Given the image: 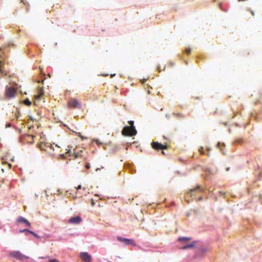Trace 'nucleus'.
Wrapping results in <instances>:
<instances>
[{
	"label": "nucleus",
	"mask_w": 262,
	"mask_h": 262,
	"mask_svg": "<svg viewBox=\"0 0 262 262\" xmlns=\"http://www.w3.org/2000/svg\"><path fill=\"white\" fill-rule=\"evenodd\" d=\"M30 119L31 120H33V118H32V117H30Z\"/></svg>",
	"instance_id": "47"
},
{
	"label": "nucleus",
	"mask_w": 262,
	"mask_h": 262,
	"mask_svg": "<svg viewBox=\"0 0 262 262\" xmlns=\"http://www.w3.org/2000/svg\"><path fill=\"white\" fill-rule=\"evenodd\" d=\"M200 193H206V190L205 188H203L201 185H197L196 187L190 189L189 191H188L187 193L185 194V201L189 203V198H191V200L195 199L196 196V194Z\"/></svg>",
	"instance_id": "1"
},
{
	"label": "nucleus",
	"mask_w": 262,
	"mask_h": 262,
	"mask_svg": "<svg viewBox=\"0 0 262 262\" xmlns=\"http://www.w3.org/2000/svg\"><path fill=\"white\" fill-rule=\"evenodd\" d=\"M225 145L224 143H220V142H219L217 144V146L218 148H220L221 151L222 152L223 154H225L224 150L221 148V146H224Z\"/></svg>",
	"instance_id": "16"
},
{
	"label": "nucleus",
	"mask_w": 262,
	"mask_h": 262,
	"mask_svg": "<svg viewBox=\"0 0 262 262\" xmlns=\"http://www.w3.org/2000/svg\"><path fill=\"white\" fill-rule=\"evenodd\" d=\"M4 65V60L1 53V49L0 48V77L6 75L5 72L3 70Z\"/></svg>",
	"instance_id": "10"
},
{
	"label": "nucleus",
	"mask_w": 262,
	"mask_h": 262,
	"mask_svg": "<svg viewBox=\"0 0 262 262\" xmlns=\"http://www.w3.org/2000/svg\"><path fill=\"white\" fill-rule=\"evenodd\" d=\"M10 255L22 261L29 258L28 256L24 255L19 251H12L10 253Z\"/></svg>",
	"instance_id": "4"
},
{
	"label": "nucleus",
	"mask_w": 262,
	"mask_h": 262,
	"mask_svg": "<svg viewBox=\"0 0 262 262\" xmlns=\"http://www.w3.org/2000/svg\"><path fill=\"white\" fill-rule=\"evenodd\" d=\"M17 119L18 118V116H16Z\"/></svg>",
	"instance_id": "50"
},
{
	"label": "nucleus",
	"mask_w": 262,
	"mask_h": 262,
	"mask_svg": "<svg viewBox=\"0 0 262 262\" xmlns=\"http://www.w3.org/2000/svg\"><path fill=\"white\" fill-rule=\"evenodd\" d=\"M207 150H210V148H209V147H207Z\"/></svg>",
	"instance_id": "44"
},
{
	"label": "nucleus",
	"mask_w": 262,
	"mask_h": 262,
	"mask_svg": "<svg viewBox=\"0 0 262 262\" xmlns=\"http://www.w3.org/2000/svg\"><path fill=\"white\" fill-rule=\"evenodd\" d=\"M173 115H176L177 117H182L183 115L181 114H176L175 113H173Z\"/></svg>",
	"instance_id": "23"
},
{
	"label": "nucleus",
	"mask_w": 262,
	"mask_h": 262,
	"mask_svg": "<svg viewBox=\"0 0 262 262\" xmlns=\"http://www.w3.org/2000/svg\"><path fill=\"white\" fill-rule=\"evenodd\" d=\"M80 257L84 262H91L92 256L86 252H82L80 253Z\"/></svg>",
	"instance_id": "6"
},
{
	"label": "nucleus",
	"mask_w": 262,
	"mask_h": 262,
	"mask_svg": "<svg viewBox=\"0 0 262 262\" xmlns=\"http://www.w3.org/2000/svg\"><path fill=\"white\" fill-rule=\"evenodd\" d=\"M203 200V198L202 196H199V198H198V201H202Z\"/></svg>",
	"instance_id": "31"
},
{
	"label": "nucleus",
	"mask_w": 262,
	"mask_h": 262,
	"mask_svg": "<svg viewBox=\"0 0 262 262\" xmlns=\"http://www.w3.org/2000/svg\"><path fill=\"white\" fill-rule=\"evenodd\" d=\"M59 156H60V158H61V159H64L65 158V156H64V155L63 154H60Z\"/></svg>",
	"instance_id": "28"
},
{
	"label": "nucleus",
	"mask_w": 262,
	"mask_h": 262,
	"mask_svg": "<svg viewBox=\"0 0 262 262\" xmlns=\"http://www.w3.org/2000/svg\"><path fill=\"white\" fill-rule=\"evenodd\" d=\"M82 221V219L79 216H75L71 217L69 220V223L72 224H78Z\"/></svg>",
	"instance_id": "11"
},
{
	"label": "nucleus",
	"mask_w": 262,
	"mask_h": 262,
	"mask_svg": "<svg viewBox=\"0 0 262 262\" xmlns=\"http://www.w3.org/2000/svg\"><path fill=\"white\" fill-rule=\"evenodd\" d=\"M117 239L118 241L121 242L123 243L124 244L127 245H132L133 246H135V244L134 243V241L132 239L126 238H123L121 236H117Z\"/></svg>",
	"instance_id": "7"
},
{
	"label": "nucleus",
	"mask_w": 262,
	"mask_h": 262,
	"mask_svg": "<svg viewBox=\"0 0 262 262\" xmlns=\"http://www.w3.org/2000/svg\"><path fill=\"white\" fill-rule=\"evenodd\" d=\"M74 157L75 158H77L78 157V153H74Z\"/></svg>",
	"instance_id": "32"
},
{
	"label": "nucleus",
	"mask_w": 262,
	"mask_h": 262,
	"mask_svg": "<svg viewBox=\"0 0 262 262\" xmlns=\"http://www.w3.org/2000/svg\"><path fill=\"white\" fill-rule=\"evenodd\" d=\"M16 90L14 88L8 85L6 86L5 95L8 98L10 99L14 98L16 95Z\"/></svg>",
	"instance_id": "3"
},
{
	"label": "nucleus",
	"mask_w": 262,
	"mask_h": 262,
	"mask_svg": "<svg viewBox=\"0 0 262 262\" xmlns=\"http://www.w3.org/2000/svg\"><path fill=\"white\" fill-rule=\"evenodd\" d=\"M28 231H29V229H21L19 230V232H20V233L25 232L26 233V234H28Z\"/></svg>",
	"instance_id": "20"
},
{
	"label": "nucleus",
	"mask_w": 262,
	"mask_h": 262,
	"mask_svg": "<svg viewBox=\"0 0 262 262\" xmlns=\"http://www.w3.org/2000/svg\"><path fill=\"white\" fill-rule=\"evenodd\" d=\"M91 167V165L90 163H86L85 164V168L88 169H90Z\"/></svg>",
	"instance_id": "25"
},
{
	"label": "nucleus",
	"mask_w": 262,
	"mask_h": 262,
	"mask_svg": "<svg viewBox=\"0 0 262 262\" xmlns=\"http://www.w3.org/2000/svg\"><path fill=\"white\" fill-rule=\"evenodd\" d=\"M242 142V139H236L233 142V144H238V143H241Z\"/></svg>",
	"instance_id": "19"
},
{
	"label": "nucleus",
	"mask_w": 262,
	"mask_h": 262,
	"mask_svg": "<svg viewBox=\"0 0 262 262\" xmlns=\"http://www.w3.org/2000/svg\"><path fill=\"white\" fill-rule=\"evenodd\" d=\"M34 236L37 238L39 237V236L37 234H36V233H35V235H34Z\"/></svg>",
	"instance_id": "37"
},
{
	"label": "nucleus",
	"mask_w": 262,
	"mask_h": 262,
	"mask_svg": "<svg viewBox=\"0 0 262 262\" xmlns=\"http://www.w3.org/2000/svg\"><path fill=\"white\" fill-rule=\"evenodd\" d=\"M208 251L209 248L207 247L202 246L198 249L195 256L196 257L202 256L204 255Z\"/></svg>",
	"instance_id": "9"
},
{
	"label": "nucleus",
	"mask_w": 262,
	"mask_h": 262,
	"mask_svg": "<svg viewBox=\"0 0 262 262\" xmlns=\"http://www.w3.org/2000/svg\"><path fill=\"white\" fill-rule=\"evenodd\" d=\"M93 142L96 143L98 145L105 144L104 143H103L101 142V141H100L99 140H98L97 139H93Z\"/></svg>",
	"instance_id": "17"
},
{
	"label": "nucleus",
	"mask_w": 262,
	"mask_h": 262,
	"mask_svg": "<svg viewBox=\"0 0 262 262\" xmlns=\"http://www.w3.org/2000/svg\"><path fill=\"white\" fill-rule=\"evenodd\" d=\"M81 188V185H79L77 187L76 189H77V190H79V189H80Z\"/></svg>",
	"instance_id": "30"
},
{
	"label": "nucleus",
	"mask_w": 262,
	"mask_h": 262,
	"mask_svg": "<svg viewBox=\"0 0 262 262\" xmlns=\"http://www.w3.org/2000/svg\"><path fill=\"white\" fill-rule=\"evenodd\" d=\"M28 233H30V234L33 235H35V232H34L33 231H31L30 230H29Z\"/></svg>",
	"instance_id": "27"
},
{
	"label": "nucleus",
	"mask_w": 262,
	"mask_h": 262,
	"mask_svg": "<svg viewBox=\"0 0 262 262\" xmlns=\"http://www.w3.org/2000/svg\"><path fill=\"white\" fill-rule=\"evenodd\" d=\"M24 103L27 106H30L32 103L28 99H26L24 100Z\"/></svg>",
	"instance_id": "18"
},
{
	"label": "nucleus",
	"mask_w": 262,
	"mask_h": 262,
	"mask_svg": "<svg viewBox=\"0 0 262 262\" xmlns=\"http://www.w3.org/2000/svg\"><path fill=\"white\" fill-rule=\"evenodd\" d=\"M195 242L194 241L192 243H190V244H189L184 246L183 247H182L181 248V249L183 250H186L187 249L192 248L195 247Z\"/></svg>",
	"instance_id": "14"
},
{
	"label": "nucleus",
	"mask_w": 262,
	"mask_h": 262,
	"mask_svg": "<svg viewBox=\"0 0 262 262\" xmlns=\"http://www.w3.org/2000/svg\"><path fill=\"white\" fill-rule=\"evenodd\" d=\"M115 75V74H111V77H113Z\"/></svg>",
	"instance_id": "39"
},
{
	"label": "nucleus",
	"mask_w": 262,
	"mask_h": 262,
	"mask_svg": "<svg viewBox=\"0 0 262 262\" xmlns=\"http://www.w3.org/2000/svg\"><path fill=\"white\" fill-rule=\"evenodd\" d=\"M229 169H230V168H229V167H228V168H226V170H227V171H228V170H229Z\"/></svg>",
	"instance_id": "41"
},
{
	"label": "nucleus",
	"mask_w": 262,
	"mask_h": 262,
	"mask_svg": "<svg viewBox=\"0 0 262 262\" xmlns=\"http://www.w3.org/2000/svg\"><path fill=\"white\" fill-rule=\"evenodd\" d=\"M191 239V238L190 237H179L178 238V241L179 242H186L187 241H189Z\"/></svg>",
	"instance_id": "15"
},
{
	"label": "nucleus",
	"mask_w": 262,
	"mask_h": 262,
	"mask_svg": "<svg viewBox=\"0 0 262 262\" xmlns=\"http://www.w3.org/2000/svg\"><path fill=\"white\" fill-rule=\"evenodd\" d=\"M251 13H252V15H254V12L252 11H251Z\"/></svg>",
	"instance_id": "46"
},
{
	"label": "nucleus",
	"mask_w": 262,
	"mask_h": 262,
	"mask_svg": "<svg viewBox=\"0 0 262 262\" xmlns=\"http://www.w3.org/2000/svg\"><path fill=\"white\" fill-rule=\"evenodd\" d=\"M50 262H59L57 259H49Z\"/></svg>",
	"instance_id": "24"
},
{
	"label": "nucleus",
	"mask_w": 262,
	"mask_h": 262,
	"mask_svg": "<svg viewBox=\"0 0 262 262\" xmlns=\"http://www.w3.org/2000/svg\"><path fill=\"white\" fill-rule=\"evenodd\" d=\"M16 222L17 223H24L27 227H30L31 226L30 223L26 218L21 216L18 217L16 220Z\"/></svg>",
	"instance_id": "12"
},
{
	"label": "nucleus",
	"mask_w": 262,
	"mask_h": 262,
	"mask_svg": "<svg viewBox=\"0 0 262 262\" xmlns=\"http://www.w3.org/2000/svg\"><path fill=\"white\" fill-rule=\"evenodd\" d=\"M170 64L171 67L174 66V63L173 62H170Z\"/></svg>",
	"instance_id": "36"
},
{
	"label": "nucleus",
	"mask_w": 262,
	"mask_h": 262,
	"mask_svg": "<svg viewBox=\"0 0 262 262\" xmlns=\"http://www.w3.org/2000/svg\"><path fill=\"white\" fill-rule=\"evenodd\" d=\"M208 191H209V192H211V191L210 190V189H208Z\"/></svg>",
	"instance_id": "49"
},
{
	"label": "nucleus",
	"mask_w": 262,
	"mask_h": 262,
	"mask_svg": "<svg viewBox=\"0 0 262 262\" xmlns=\"http://www.w3.org/2000/svg\"><path fill=\"white\" fill-rule=\"evenodd\" d=\"M146 81V79H143L142 83H145Z\"/></svg>",
	"instance_id": "40"
},
{
	"label": "nucleus",
	"mask_w": 262,
	"mask_h": 262,
	"mask_svg": "<svg viewBox=\"0 0 262 262\" xmlns=\"http://www.w3.org/2000/svg\"><path fill=\"white\" fill-rule=\"evenodd\" d=\"M166 117L167 118H168V119H169V118H170V115H169V114H166Z\"/></svg>",
	"instance_id": "33"
},
{
	"label": "nucleus",
	"mask_w": 262,
	"mask_h": 262,
	"mask_svg": "<svg viewBox=\"0 0 262 262\" xmlns=\"http://www.w3.org/2000/svg\"><path fill=\"white\" fill-rule=\"evenodd\" d=\"M68 106L70 107L80 109L81 108V103L75 98L71 99L68 102Z\"/></svg>",
	"instance_id": "5"
},
{
	"label": "nucleus",
	"mask_w": 262,
	"mask_h": 262,
	"mask_svg": "<svg viewBox=\"0 0 262 262\" xmlns=\"http://www.w3.org/2000/svg\"><path fill=\"white\" fill-rule=\"evenodd\" d=\"M98 170H99V168H97L96 169V171H98Z\"/></svg>",
	"instance_id": "48"
},
{
	"label": "nucleus",
	"mask_w": 262,
	"mask_h": 262,
	"mask_svg": "<svg viewBox=\"0 0 262 262\" xmlns=\"http://www.w3.org/2000/svg\"><path fill=\"white\" fill-rule=\"evenodd\" d=\"M69 155L72 154V151L71 149H68L67 152Z\"/></svg>",
	"instance_id": "29"
},
{
	"label": "nucleus",
	"mask_w": 262,
	"mask_h": 262,
	"mask_svg": "<svg viewBox=\"0 0 262 262\" xmlns=\"http://www.w3.org/2000/svg\"><path fill=\"white\" fill-rule=\"evenodd\" d=\"M78 136H79V137H80L82 140H84V139H86V138H85V137H84L83 136H81V134H80V133H79L78 134Z\"/></svg>",
	"instance_id": "26"
},
{
	"label": "nucleus",
	"mask_w": 262,
	"mask_h": 262,
	"mask_svg": "<svg viewBox=\"0 0 262 262\" xmlns=\"http://www.w3.org/2000/svg\"><path fill=\"white\" fill-rule=\"evenodd\" d=\"M158 70L160 72L161 71L160 66L158 67Z\"/></svg>",
	"instance_id": "38"
},
{
	"label": "nucleus",
	"mask_w": 262,
	"mask_h": 262,
	"mask_svg": "<svg viewBox=\"0 0 262 262\" xmlns=\"http://www.w3.org/2000/svg\"><path fill=\"white\" fill-rule=\"evenodd\" d=\"M43 90L41 88H38L37 95H35V99L37 100H40L41 97L43 95Z\"/></svg>",
	"instance_id": "13"
},
{
	"label": "nucleus",
	"mask_w": 262,
	"mask_h": 262,
	"mask_svg": "<svg viewBox=\"0 0 262 262\" xmlns=\"http://www.w3.org/2000/svg\"><path fill=\"white\" fill-rule=\"evenodd\" d=\"M190 52H191V49L190 48L186 49V50H185V52L187 54H189L190 53Z\"/></svg>",
	"instance_id": "22"
},
{
	"label": "nucleus",
	"mask_w": 262,
	"mask_h": 262,
	"mask_svg": "<svg viewBox=\"0 0 262 262\" xmlns=\"http://www.w3.org/2000/svg\"><path fill=\"white\" fill-rule=\"evenodd\" d=\"M219 193L222 195H224L225 193L223 191H219Z\"/></svg>",
	"instance_id": "34"
},
{
	"label": "nucleus",
	"mask_w": 262,
	"mask_h": 262,
	"mask_svg": "<svg viewBox=\"0 0 262 262\" xmlns=\"http://www.w3.org/2000/svg\"><path fill=\"white\" fill-rule=\"evenodd\" d=\"M39 148L41 150H45V149L42 146V145H40Z\"/></svg>",
	"instance_id": "35"
},
{
	"label": "nucleus",
	"mask_w": 262,
	"mask_h": 262,
	"mask_svg": "<svg viewBox=\"0 0 262 262\" xmlns=\"http://www.w3.org/2000/svg\"><path fill=\"white\" fill-rule=\"evenodd\" d=\"M128 122L130 126L127 125L124 127L122 132V134L125 136H134L137 133L135 126L134 125V122L133 121H129Z\"/></svg>",
	"instance_id": "2"
},
{
	"label": "nucleus",
	"mask_w": 262,
	"mask_h": 262,
	"mask_svg": "<svg viewBox=\"0 0 262 262\" xmlns=\"http://www.w3.org/2000/svg\"><path fill=\"white\" fill-rule=\"evenodd\" d=\"M95 203L94 202L92 201V205H94Z\"/></svg>",
	"instance_id": "43"
},
{
	"label": "nucleus",
	"mask_w": 262,
	"mask_h": 262,
	"mask_svg": "<svg viewBox=\"0 0 262 262\" xmlns=\"http://www.w3.org/2000/svg\"><path fill=\"white\" fill-rule=\"evenodd\" d=\"M151 146L154 149H156V150L162 149V154L163 155L165 154V152L163 151V149H165L166 147H165V146L163 144H162L160 143H159L158 142H152L151 143Z\"/></svg>",
	"instance_id": "8"
},
{
	"label": "nucleus",
	"mask_w": 262,
	"mask_h": 262,
	"mask_svg": "<svg viewBox=\"0 0 262 262\" xmlns=\"http://www.w3.org/2000/svg\"><path fill=\"white\" fill-rule=\"evenodd\" d=\"M50 148H53L54 149V148H53V146L52 145H50Z\"/></svg>",
	"instance_id": "42"
},
{
	"label": "nucleus",
	"mask_w": 262,
	"mask_h": 262,
	"mask_svg": "<svg viewBox=\"0 0 262 262\" xmlns=\"http://www.w3.org/2000/svg\"><path fill=\"white\" fill-rule=\"evenodd\" d=\"M199 152L201 154H204V148L202 146H201L199 149Z\"/></svg>",
	"instance_id": "21"
},
{
	"label": "nucleus",
	"mask_w": 262,
	"mask_h": 262,
	"mask_svg": "<svg viewBox=\"0 0 262 262\" xmlns=\"http://www.w3.org/2000/svg\"><path fill=\"white\" fill-rule=\"evenodd\" d=\"M40 258L44 259V258H46V257H41Z\"/></svg>",
	"instance_id": "45"
}]
</instances>
